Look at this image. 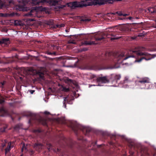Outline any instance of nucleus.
Listing matches in <instances>:
<instances>
[{"label": "nucleus", "mask_w": 156, "mask_h": 156, "mask_svg": "<svg viewBox=\"0 0 156 156\" xmlns=\"http://www.w3.org/2000/svg\"><path fill=\"white\" fill-rule=\"evenodd\" d=\"M4 3L3 2L0 0V9H2L4 6Z\"/></svg>", "instance_id": "obj_25"}, {"label": "nucleus", "mask_w": 156, "mask_h": 156, "mask_svg": "<svg viewBox=\"0 0 156 156\" xmlns=\"http://www.w3.org/2000/svg\"><path fill=\"white\" fill-rule=\"evenodd\" d=\"M101 65H102V66H101L98 67V69H103V66L104 65V63H101Z\"/></svg>", "instance_id": "obj_32"}, {"label": "nucleus", "mask_w": 156, "mask_h": 156, "mask_svg": "<svg viewBox=\"0 0 156 156\" xmlns=\"http://www.w3.org/2000/svg\"><path fill=\"white\" fill-rule=\"evenodd\" d=\"M96 0H85L82 1L80 2L74 1L69 3V5L72 9L76 8L83 7L87 6H92L93 5H97L95 3Z\"/></svg>", "instance_id": "obj_3"}, {"label": "nucleus", "mask_w": 156, "mask_h": 156, "mask_svg": "<svg viewBox=\"0 0 156 156\" xmlns=\"http://www.w3.org/2000/svg\"><path fill=\"white\" fill-rule=\"evenodd\" d=\"M34 153V151H31V154H33Z\"/></svg>", "instance_id": "obj_50"}, {"label": "nucleus", "mask_w": 156, "mask_h": 156, "mask_svg": "<svg viewBox=\"0 0 156 156\" xmlns=\"http://www.w3.org/2000/svg\"><path fill=\"white\" fill-rule=\"evenodd\" d=\"M105 38L104 37H96L95 38V41H100L104 39Z\"/></svg>", "instance_id": "obj_23"}, {"label": "nucleus", "mask_w": 156, "mask_h": 156, "mask_svg": "<svg viewBox=\"0 0 156 156\" xmlns=\"http://www.w3.org/2000/svg\"><path fill=\"white\" fill-rule=\"evenodd\" d=\"M144 36V34L143 33H140L139 34L138 36L140 37H141Z\"/></svg>", "instance_id": "obj_35"}, {"label": "nucleus", "mask_w": 156, "mask_h": 156, "mask_svg": "<svg viewBox=\"0 0 156 156\" xmlns=\"http://www.w3.org/2000/svg\"><path fill=\"white\" fill-rule=\"evenodd\" d=\"M44 114L46 115H49L50 114V113L49 112H48L47 111H45L44 112Z\"/></svg>", "instance_id": "obj_40"}, {"label": "nucleus", "mask_w": 156, "mask_h": 156, "mask_svg": "<svg viewBox=\"0 0 156 156\" xmlns=\"http://www.w3.org/2000/svg\"><path fill=\"white\" fill-rule=\"evenodd\" d=\"M37 131L39 133H40L41 132V131L39 129L37 130Z\"/></svg>", "instance_id": "obj_49"}, {"label": "nucleus", "mask_w": 156, "mask_h": 156, "mask_svg": "<svg viewBox=\"0 0 156 156\" xmlns=\"http://www.w3.org/2000/svg\"><path fill=\"white\" fill-rule=\"evenodd\" d=\"M15 25H16L18 26V25H19L20 24H19V23H18V22L16 21H15Z\"/></svg>", "instance_id": "obj_37"}, {"label": "nucleus", "mask_w": 156, "mask_h": 156, "mask_svg": "<svg viewBox=\"0 0 156 156\" xmlns=\"http://www.w3.org/2000/svg\"><path fill=\"white\" fill-rule=\"evenodd\" d=\"M121 78V76H120L119 75H117L115 76V79L117 80H119Z\"/></svg>", "instance_id": "obj_30"}, {"label": "nucleus", "mask_w": 156, "mask_h": 156, "mask_svg": "<svg viewBox=\"0 0 156 156\" xmlns=\"http://www.w3.org/2000/svg\"><path fill=\"white\" fill-rule=\"evenodd\" d=\"M5 102L4 98L0 95V104H2Z\"/></svg>", "instance_id": "obj_21"}, {"label": "nucleus", "mask_w": 156, "mask_h": 156, "mask_svg": "<svg viewBox=\"0 0 156 156\" xmlns=\"http://www.w3.org/2000/svg\"><path fill=\"white\" fill-rule=\"evenodd\" d=\"M36 121L38 123L41 124L44 126L47 125V120L46 119L43 118L42 117H40L37 119L35 116L34 117V118H31L29 121L30 123H31L33 122H35Z\"/></svg>", "instance_id": "obj_4"}, {"label": "nucleus", "mask_w": 156, "mask_h": 156, "mask_svg": "<svg viewBox=\"0 0 156 156\" xmlns=\"http://www.w3.org/2000/svg\"><path fill=\"white\" fill-rule=\"evenodd\" d=\"M130 81L129 80V78L128 77H126L125 78V79L124 80V82L125 83H127L128 82H129Z\"/></svg>", "instance_id": "obj_26"}, {"label": "nucleus", "mask_w": 156, "mask_h": 156, "mask_svg": "<svg viewBox=\"0 0 156 156\" xmlns=\"http://www.w3.org/2000/svg\"><path fill=\"white\" fill-rule=\"evenodd\" d=\"M36 74L39 76L40 78L43 79L44 78V71L41 70H39L36 71Z\"/></svg>", "instance_id": "obj_11"}, {"label": "nucleus", "mask_w": 156, "mask_h": 156, "mask_svg": "<svg viewBox=\"0 0 156 156\" xmlns=\"http://www.w3.org/2000/svg\"><path fill=\"white\" fill-rule=\"evenodd\" d=\"M58 0H12L9 3L18 2L19 4L16 6V9L20 11H27L29 9L26 6L27 4L32 5H40L43 3L47 2L51 5H55L58 3Z\"/></svg>", "instance_id": "obj_1"}, {"label": "nucleus", "mask_w": 156, "mask_h": 156, "mask_svg": "<svg viewBox=\"0 0 156 156\" xmlns=\"http://www.w3.org/2000/svg\"><path fill=\"white\" fill-rule=\"evenodd\" d=\"M128 14H123V16L124 17H126V16H128Z\"/></svg>", "instance_id": "obj_42"}, {"label": "nucleus", "mask_w": 156, "mask_h": 156, "mask_svg": "<svg viewBox=\"0 0 156 156\" xmlns=\"http://www.w3.org/2000/svg\"><path fill=\"white\" fill-rule=\"evenodd\" d=\"M0 16L2 17H8V13H0Z\"/></svg>", "instance_id": "obj_22"}, {"label": "nucleus", "mask_w": 156, "mask_h": 156, "mask_svg": "<svg viewBox=\"0 0 156 156\" xmlns=\"http://www.w3.org/2000/svg\"><path fill=\"white\" fill-rule=\"evenodd\" d=\"M69 80L70 81V82H71V81L72 80H71V79H69Z\"/></svg>", "instance_id": "obj_52"}, {"label": "nucleus", "mask_w": 156, "mask_h": 156, "mask_svg": "<svg viewBox=\"0 0 156 156\" xmlns=\"http://www.w3.org/2000/svg\"><path fill=\"white\" fill-rule=\"evenodd\" d=\"M140 49L139 48H135L134 49H132L130 50L129 52L130 54H132V55H129L128 56H126L125 57H124L125 55L123 53H117L115 54V57L116 58L118 61H122L127 59V58L130 57L135 58L136 55H137L139 56L144 55L147 56V57H142L140 59L137 60V62H140L143 59H145L146 60H151L152 58H154L156 56V55H152L150 54H149L146 52H140Z\"/></svg>", "instance_id": "obj_2"}, {"label": "nucleus", "mask_w": 156, "mask_h": 156, "mask_svg": "<svg viewBox=\"0 0 156 156\" xmlns=\"http://www.w3.org/2000/svg\"><path fill=\"white\" fill-rule=\"evenodd\" d=\"M30 115H31V116H33V115H32L31 114Z\"/></svg>", "instance_id": "obj_56"}, {"label": "nucleus", "mask_w": 156, "mask_h": 156, "mask_svg": "<svg viewBox=\"0 0 156 156\" xmlns=\"http://www.w3.org/2000/svg\"><path fill=\"white\" fill-rule=\"evenodd\" d=\"M20 125L18 124V125H16L15 126V127H14V129H15L16 130V129L20 128Z\"/></svg>", "instance_id": "obj_28"}, {"label": "nucleus", "mask_w": 156, "mask_h": 156, "mask_svg": "<svg viewBox=\"0 0 156 156\" xmlns=\"http://www.w3.org/2000/svg\"><path fill=\"white\" fill-rule=\"evenodd\" d=\"M42 145L40 143H35L34 145V148L37 151H38L42 148Z\"/></svg>", "instance_id": "obj_13"}, {"label": "nucleus", "mask_w": 156, "mask_h": 156, "mask_svg": "<svg viewBox=\"0 0 156 156\" xmlns=\"http://www.w3.org/2000/svg\"><path fill=\"white\" fill-rule=\"evenodd\" d=\"M81 129L83 132L85 133V135H87L88 133H89L90 130V129H88L85 127H81V128H78Z\"/></svg>", "instance_id": "obj_12"}, {"label": "nucleus", "mask_w": 156, "mask_h": 156, "mask_svg": "<svg viewBox=\"0 0 156 156\" xmlns=\"http://www.w3.org/2000/svg\"><path fill=\"white\" fill-rule=\"evenodd\" d=\"M19 15V14L13 12L10 13H8V17H12L15 16H18Z\"/></svg>", "instance_id": "obj_18"}, {"label": "nucleus", "mask_w": 156, "mask_h": 156, "mask_svg": "<svg viewBox=\"0 0 156 156\" xmlns=\"http://www.w3.org/2000/svg\"><path fill=\"white\" fill-rule=\"evenodd\" d=\"M0 116H5L9 114L7 111L3 107L0 108Z\"/></svg>", "instance_id": "obj_9"}, {"label": "nucleus", "mask_w": 156, "mask_h": 156, "mask_svg": "<svg viewBox=\"0 0 156 156\" xmlns=\"http://www.w3.org/2000/svg\"><path fill=\"white\" fill-rule=\"evenodd\" d=\"M68 43L75 44H76V41L75 40L71 39L68 41Z\"/></svg>", "instance_id": "obj_20"}, {"label": "nucleus", "mask_w": 156, "mask_h": 156, "mask_svg": "<svg viewBox=\"0 0 156 156\" xmlns=\"http://www.w3.org/2000/svg\"><path fill=\"white\" fill-rule=\"evenodd\" d=\"M12 147L11 146V143L10 142H9L8 143L7 147L5 149V155L10 151L11 148Z\"/></svg>", "instance_id": "obj_14"}, {"label": "nucleus", "mask_w": 156, "mask_h": 156, "mask_svg": "<svg viewBox=\"0 0 156 156\" xmlns=\"http://www.w3.org/2000/svg\"><path fill=\"white\" fill-rule=\"evenodd\" d=\"M12 50L13 51H16V48H12Z\"/></svg>", "instance_id": "obj_45"}, {"label": "nucleus", "mask_w": 156, "mask_h": 156, "mask_svg": "<svg viewBox=\"0 0 156 156\" xmlns=\"http://www.w3.org/2000/svg\"><path fill=\"white\" fill-rule=\"evenodd\" d=\"M105 35L107 38L109 37L108 36H111L112 37H111V41H113V40H114L118 39H119L120 37H116V34H114V33H109L108 34H107L106 35Z\"/></svg>", "instance_id": "obj_10"}, {"label": "nucleus", "mask_w": 156, "mask_h": 156, "mask_svg": "<svg viewBox=\"0 0 156 156\" xmlns=\"http://www.w3.org/2000/svg\"><path fill=\"white\" fill-rule=\"evenodd\" d=\"M95 44V43L94 41H84L83 43V44L85 45H91L94 44Z\"/></svg>", "instance_id": "obj_19"}, {"label": "nucleus", "mask_w": 156, "mask_h": 156, "mask_svg": "<svg viewBox=\"0 0 156 156\" xmlns=\"http://www.w3.org/2000/svg\"><path fill=\"white\" fill-rule=\"evenodd\" d=\"M10 43L9 38H3L0 40V44L2 46L4 44V46H7Z\"/></svg>", "instance_id": "obj_8"}, {"label": "nucleus", "mask_w": 156, "mask_h": 156, "mask_svg": "<svg viewBox=\"0 0 156 156\" xmlns=\"http://www.w3.org/2000/svg\"><path fill=\"white\" fill-rule=\"evenodd\" d=\"M138 84L140 85L144 84L146 83H150L149 79L147 77H144L140 79L139 80L137 81Z\"/></svg>", "instance_id": "obj_6"}, {"label": "nucleus", "mask_w": 156, "mask_h": 156, "mask_svg": "<svg viewBox=\"0 0 156 156\" xmlns=\"http://www.w3.org/2000/svg\"><path fill=\"white\" fill-rule=\"evenodd\" d=\"M62 27V26H61L60 25L56 24V25H54L53 26V28H60Z\"/></svg>", "instance_id": "obj_27"}, {"label": "nucleus", "mask_w": 156, "mask_h": 156, "mask_svg": "<svg viewBox=\"0 0 156 156\" xmlns=\"http://www.w3.org/2000/svg\"><path fill=\"white\" fill-rule=\"evenodd\" d=\"M27 70L29 72H32L33 71H34L32 68L28 69H27Z\"/></svg>", "instance_id": "obj_36"}, {"label": "nucleus", "mask_w": 156, "mask_h": 156, "mask_svg": "<svg viewBox=\"0 0 156 156\" xmlns=\"http://www.w3.org/2000/svg\"><path fill=\"white\" fill-rule=\"evenodd\" d=\"M5 146V144H3V145H2V147L3 148Z\"/></svg>", "instance_id": "obj_47"}, {"label": "nucleus", "mask_w": 156, "mask_h": 156, "mask_svg": "<svg viewBox=\"0 0 156 156\" xmlns=\"http://www.w3.org/2000/svg\"><path fill=\"white\" fill-rule=\"evenodd\" d=\"M97 81L98 83L101 82L103 83H108L109 82V80L107 76H106L97 77Z\"/></svg>", "instance_id": "obj_7"}, {"label": "nucleus", "mask_w": 156, "mask_h": 156, "mask_svg": "<svg viewBox=\"0 0 156 156\" xmlns=\"http://www.w3.org/2000/svg\"><path fill=\"white\" fill-rule=\"evenodd\" d=\"M91 20L90 18H81L80 20L81 21L84 22L85 23L88 22Z\"/></svg>", "instance_id": "obj_16"}, {"label": "nucleus", "mask_w": 156, "mask_h": 156, "mask_svg": "<svg viewBox=\"0 0 156 156\" xmlns=\"http://www.w3.org/2000/svg\"><path fill=\"white\" fill-rule=\"evenodd\" d=\"M63 24H62L61 25H60L61 26H62L61 27H63Z\"/></svg>", "instance_id": "obj_53"}, {"label": "nucleus", "mask_w": 156, "mask_h": 156, "mask_svg": "<svg viewBox=\"0 0 156 156\" xmlns=\"http://www.w3.org/2000/svg\"><path fill=\"white\" fill-rule=\"evenodd\" d=\"M116 13L119 16H123V14L121 12H117Z\"/></svg>", "instance_id": "obj_31"}, {"label": "nucleus", "mask_w": 156, "mask_h": 156, "mask_svg": "<svg viewBox=\"0 0 156 156\" xmlns=\"http://www.w3.org/2000/svg\"><path fill=\"white\" fill-rule=\"evenodd\" d=\"M132 18H133L132 17H129V19L130 20H131Z\"/></svg>", "instance_id": "obj_48"}, {"label": "nucleus", "mask_w": 156, "mask_h": 156, "mask_svg": "<svg viewBox=\"0 0 156 156\" xmlns=\"http://www.w3.org/2000/svg\"><path fill=\"white\" fill-rule=\"evenodd\" d=\"M153 12L156 13V6L154 7V9L153 11Z\"/></svg>", "instance_id": "obj_39"}, {"label": "nucleus", "mask_w": 156, "mask_h": 156, "mask_svg": "<svg viewBox=\"0 0 156 156\" xmlns=\"http://www.w3.org/2000/svg\"><path fill=\"white\" fill-rule=\"evenodd\" d=\"M35 11L33 10H31L30 12H27L24 14V16H27L31 17L34 16L33 13L35 12Z\"/></svg>", "instance_id": "obj_15"}, {"label": "nucleus", "mask_w": 156, "mask_h": 156, "mask_svg": "<svg viewBox=\"0 0 156 156\" xmlns=\"http://www.w3.org/2000/svg\"><path fill=\"white\" fill-rule=\"evenodd\" d=\"M122 0H96L95 2L96 4L101 5L105 4H112L114 1H120Z\"/></svg>", "instance_id": "obj_5"}, {"label": "nucleus", "mask_w": 156, "mask_h": 156, "mask_svg": "<svg viewBox=\"0 0 156 156\" xmlns=\"http://www.w3.org/2000/svg\"><path fill=\"white\" fill-rule=\"evenodd\" d=\"M136 19H138V17H136Z\"/></svg>", "instance_id": "obj_55"}, {"label": "nucleus", "mask_w": 156, "mask_h": 156, "mask_svg": "<svg viewBox=\"0 0 156 156\" xmlns=\"http://www.w3.org/2000/svg\"><path fill=\"white\" fill-rule=\"evenodd\" d=\"M153 156H156V154H154Z\"/></svg>", "instance_id": "obj_54"}, {"label": "nucleus", "mask_w": 156, "mask_h": 156, "mask_svg": "<svg viewBox=\"0 0 156 156\" xmlns=\"http://www.w3.org/2000/svg\"><path fill=\"white\" fill-rule=\"evenodd\" d=\"M87 50V49L86 48H84L83 50V51H86Z\"/></svg>", "instance_id": "obj_46"}, {"label": "nucleus", "mask_w": 156, "mask_h": 156, "mask_svg": "<svg viewBox=\"0 0 156 156\" xmlns=\"http://www.w3.org/2000/svg\"><path fill=\"white\" fill-rule=\"evenodd\" d=\"M72 129L73 131L75 132L76 134L77 133V129H76L74 127H72Z\"/></svg>", "instance_id": "obj_33"}, {"label": "nucleus", "mask_w": 156, "mask_h": 156, "mask_svg": "<svg viewBox=\"0 0 156 156\" xmlns=\"http://www.w3.org/2000/svg\"><path fill=\"white\" fill-rule=\"evenodd\" d=\"M63 90H65V91H66V92L68 91H69V89L66 88H63Z\"/></svg>", "instance_id": "obj_38"}, {"label": "nucleus", "mask_w": 156, "mask_h": 156, "mask_svg": "<svg viewBox=\"0 0 156 156\" xmlns=\"http://www.w3.org/2000/svg\"><path fill=\"white\" fill-rule=\"evenodd\" d=\"M47 53L48 55H56V53L55 52H49V51H48L47 52Z\"/></svg>", "instance_id": "obj_24"}, {"label": "nucleus", "mask_w": 156, "mask_h": 156, "mask_svg": "<svg viewBox=\"0 0 156 156\" xmlns=\"http://www.w3.org/2000/svg\"><path fill=\"white\" fill-rule=\"evenodd\" d=\"M51 144H49V147L48 148V149L49 151H50V147H51Z\"/></svg>", "instance_id": "obj_43"}, {"label": "nucleus", "mask_w": 156, "mask_h": 156, "mask_svg": "<svg viewBox=\"0 0 156 156\" xmlns=\"http://www.w3.org/2000/svg\"><path fill=\"white\" fill-rule=\"evenodd\" d=\"M27 149L26 147L25 146L24 144H23L22 147V148L21 149V151L22 152H23L24 150H26Z\"/></svg>", "instance_id": "obj_29"}, {"label": "nucleus", "mask_w": 156, "mask_h": 156, "mask_svg": "<svg viewBox=\"0 0 156 156\" xmlns=\"http://www.w3.org/2000/svg\"><path fill=\"white\" fill-rule=\"evenodd\" d=\"M1 84H2L1 87L2 88L3 87V86L4 85L5 83V81H3L2 82H1Z\"/></svg>", "instance_id": "obj_34"}, {"label": "nucleus", "mask_w": 156, "mask_h": 156, "mask_svg": "<svg viewBox=\"0 0 156 156\" xmlns=\"http://www.w3.org/2000/svg\"><path fill=\"white\" fill-rule=\"evenodd\" d=\"M30 92L31 94H33L34 92V90H30Z\"/></svg>", "instance_id": "obj_41"}, {"label": "nucleus", "mask_w": 156, "mask_h": 156, "mask_svg": "<svg viewBox=\"0 0 156 156\" xmlns=\"http://www.w3.org/2000/svg\"><path fill=\"white\" fill-rule=\"evenodd\" d=\"M136 37H132V38L133 40L135 39H136Z\"/></svg>", "instance_id": "obj_44"}, {"label": "nucleus", "mask_w": 156, "mask_h": 156, "mask_svg": "<svg viewBox=\"0 0 156 156\" xmlns=\"http://www.w3.org/2000/svg\"><path fill=\"white\" fill-rule=\"evenodd\" d=\"M7 125L5 124L3 128H1L0 129V135L2 133L5 131V130L7 128Z\"/></svg>", "instance_id": "obj_17"}, {"label": "nucleus", "mask_w": 156, "mask_h": 156, "mask_svg": "<svg viewBox=\"0 0 156 156\" xmlns=\"http://www.w3.org/2000/svg\"><path fill=\"white\" fill-rule=\"evenodd\" d=\"M119 19L120 20H122L123 19L121 18H119Z\"/></svg>", "instance_id": "obj_51"}]
</instances>
